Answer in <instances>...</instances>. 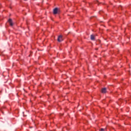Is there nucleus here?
<instances>
[{"label": "nucleus", "instance_id": "f257e3e1", "mask_svg": "<svg viewBox=\"0 0 131 131\" xmlns=\"http://www.w3.org/2000/svg\"><path fill=\"white\" fill-rule=\"evenodd\" d=\"M58 11H59V9H58V8H56L54 9H53V14L54 15H56L58 14Z\"/></svg>", "mask_w": 131, "mask_h": 131}, {"label": "nucleus", "instance_id": "f03ea898", "mask_svg": "<svg viewBox=\"0 0 131 131\" xmlns=\"http://www.w3.org/2000/svg\"><path fill=\"white\" fill-rule=\"evenodd\" d=\"M57 40L59 42H61V41H63V37L62 36V35H59L58 36Z\"/></svg>", "mask_w": 131, "mask_h": 131}, {"label": "nucleus", "instance_id": "7ed1b4c3", "mask_svg": "<svg viewBox=\"0 0 131 131\" xmlns=\"http://www.w3.org/2000/svg\"><path fill=\"white\" fill-rule=\"evenodd\" d=\"M101 93L102 94H106V93H107V90L106 88H102L101 90Z\"/></svg>", "mask_w": 131, "mask_h": 131}, {"label": "nucleus", "instance_id": "20e7f679", "mask_svg": "<svg viewBox=\"0 0 131 131\" xmlns=\"http://www.w3.org/2000/svg\"><path fill=\"white\" fill-rule=\"evenodd\" d=\"M8 22H9L10 26H13V20H12V19L10 18L8 20Z\"/></svg>", "mask_w": 131, "mask_h": 131}, {"label": "nucleus", "instance_id": "39448f33", "mask_svg": "<svg viewBox=\"0 0 131 131\" xmlns=\"http://www.w3.org/2000/svg\"><path fill=\"white\" fill-rule=\"evenodd\" d=\"M91 39L92 40H95V36L94 35H91Z\"/></svg>", "mask_w": 131, "mask_h": 131}, {"label": "nucleus", "instance_id": "423d86ee", "mask_svg": "<svg viewBox=\"0 0 131 131\" xmlns=\"http://www.w3.org/2000/svg\"><path fill=\"white\" fill-rule=\"evenodd\" d=\"M100 131H105V130L103 128H101Z\"/></svg>", "mask_w": 131, "mask_h": 131}]
</instances>
